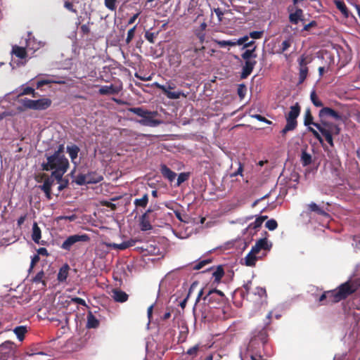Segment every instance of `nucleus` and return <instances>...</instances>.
<instances>
[{
	"mask_svg": "<svg viewBox=\"0 0 360 360\" xmlns=\"http://www.w3.org/2000/svg\"><path fill=\"white\" fill-rule=\"evenodd\" d=\"M46 162L42 163V169L52 171L51 176L54 177L57 181H60L69 168L68 160L65 157H58L54 155H47L46 154Z\"/></svg>",
	"mask_w": 360,
	"mask_h": 360,
	"instance_id": "f257e3e1",
	"label": "nucleus"
},
{
	"mask_svg": "<svg viewBox=\"0 0 360 360\" xmlns=\"http://www.w3.org/2000/svg\"><path fill=\"white\" fill-rule=\"evenodd\" d=\"M269 322L262 328H257L252 332V337L247 347V354L261 352L269 340L267 326Z\"/></svg>",
	"mask_w": 360,
	"mask_h": 360,
	"instance_id": "f03ea898",
	"label": "nucleus"
},
{
	"mask_svg": "<svg viewBox=\"0 0 360 360\" xmlns=\"http://www.w3.org/2000/svg\"><path fill=\"white\" fill-rule=\"evenodd\" d=\"M360 289V279H349L333 290V302L346 300Z\"/></svg>",
	"mask_w": 360,
	"mask_h": 360,
	"instance_id": "7ed1b4c3",
	"label": "nucleus"
},
{
	"mask_svg": "<svg viewBox=\"0 0 360 360\" xmlns=\"http://www.w3.org/2000/svg\"><path fill=\"white\" fill-rule=\"evenodd\" d=\"M128 110L142 118L139 123L143 126L156 127L162 122L161 120L155 119L158 115L157 111H149L141 107L130 108Z\"/></svg>",
	"mask_w": 360,
	"mask_h": 360,
	"instance_id": "20e7f679",
	"label": "nucleus"
},
{
	"mask_svg": "<svg viewBox=\"0 0 360 360\" xmlns=\"http://www.w3.org/2000/svg\"><path fill=\"white\" fill-rule=\"evenodd\" d=\"M257 46H254L251 49H246L242 54L241 58L245 60V65L243 66L240 74L241 79H246L252 72L255 65L257 64L256 53Z\"/></svg>",
	"mask_w": 360,
	"mask_h": 360,
	"instance_id": "39448f33",
	"label": "nucleus"
},
{
	"mask_svg": "<svg viewBox=\"0 0 360 360\" xmlns=\"http://www.w3.org/2000/svg\"><path fill=\"white\" fill-rule=\"evenodd\" d=\"M301 112V106L299 103H295L290 106V111L285 115L286 124L281 131L282 136H284L288 131L295 130L297 127V118Z\"/></svg>",
	"mask_w": 360,
	"mask_h": 360,
	"instance_id": "423d86ee",
	"label": "nucleus"
},
{
	"mask_svg": "<svg viewBox=\"0 0 360 360\" xmlns=\"http://www.w3.org/2000/svg\"><path fill=\"white\" fill-rule=\"evenodd\" d=\"M89 240L90 237L86 233L71 235L67 237L63 242L60 248L70 252L73 249L79 248V243H86Z\"/></svg>",
	"mask_w": 360,
	"mask_h": 360,
	"instance_id": "0eeeda50",
	"label": "nucleus"
},
{
	"mask_svg": "<svg viewBox=\"0 0 360 360\" xmlns=\"http://www.w3.org/2000/svg\"><path fill=\"white\" fill-rule=\"evenodd\" d=\"M226 296L223 292L217 289H212L208 291L203 297L207 300L210 308H220L226 302Z\"/></svg>",
	"mask_w": 360,
	"mask_h": 360,
	"instance_id": "6e6552de",
	"label": "nucleus"
},
{
	"mask_svg": "<svg viewBox=\"0 0 360 360\" xmlns=\"http://www.w3.org/2000/svg\"><path fill=\"white\" fill-rule=\"evenodd\" d=\"M21 103L23 107L27 109L44 110L51 105L52 101L48 98H43L38 100H31L25 98L21 100Z\"/></svg>",
	"mask_w": 360,
	"mask_h": 360,
	"instance_id": "1a4fd4ad",
	"label": "nucleus"
},
{
	"mask_svg": "<svg viewBox=\"0 0 360 360\" xmlns=\"http://www.w3.org/2000/svg\"><path fill=\"white\" fill-rule=\"evenodd\" d=\"M325 127L321 124H315V127L325 137L326 141L331 146H334L333 136L338 135L340 133V128L338 124H325Z\"/></svg>",
	"mask_w": 360,
	"mask_h": 360,
	"instance_id": "9d476101",
	"label": "nucleus"
},
{
	"mask_svg": "<svg viewBox=\"0 0 360 360\" xmlns=\"http://www.w3.org/2000/svg\"><path fill=\"white\" fill-rule=\"evenodd\" d=\"M205 47L189 49L186 51L187 57L190 60L189 63L194 67H200L205 58Z\"/></svg>",
	"mask_w": 360,
	"mask_h": 360,
	"instance_id": "9b49d317",
	"label": "nucleus"
},
{
	"mask_svg": "<svg viewBox=\"0 0 360 360\" xmlns=\"http://www.w3.org/2000/svg\"><path fill=\"white\" fill-rule=\"evenodd\" d=\"M319 117L320 120V124H321L323 127H325V124H335L333 122H328L326 120L328 117H333L336 120H340L342 119V117L339 112L328 107H323L319 110Z\"/></svg>",
	"mask_w": 360,
	"mask_h": 360,
	"instance_id": "f8f14e48",
	"label": "nucleus"
},
{
	"mask_svg": "<svg viewBox=\"0 0 360 360\" xmlns=\"http://www.w3.org/2000/svg\"><path fill=\"white\" fill-rule=\"evenodd\" d=\"M154 86L158 89L161 90L168 98L170 99H178L181 96H186L181 91H171L170 90L174 89L176 86L174 82H169L166 84H160L158 82L154 83Z\"/></svg>",
	"mask_w": 360,
	"mask_h": 360,
	"instance_id": "ddd939ff",
	"label": "nucleus"
},
{
	"mask_svg": "<svg viewBox=\"0 0 360 360\" xmlns=\"http://www.w3.org/2000/svg\"><path fill=\"white\" fill-rule=\"evenodd\" d=\"M304 124L305 126H309V125L312 124L314 127H315V124H320V122L317 123V122H314V117L311 115V110L309 108H308L305 110L304 118ZM308 129L309 131H311L312 133L314 136L320 142V143H321V144L323 143V138L321 137L320 134L316 130H315L314 128H312L311 127H309Z\"/></svg>",
	"mask_w": 360,
	"mask_h": 360,
	"instance_id": "4468645a",
	"label": "nucleus"
},
{
	"mask_svg": "<svg viewBox=\"0 0 360 360\" xmlns=\"http://www.w3.org/2000/svg\"><path fill=\"white\" fill-rule=\"evenodd\" d=\"M42 177H46L44 184L39 186V188L43 191L45 193V195L48 200H51L52 198L51 196V187L54 184V177H52L51 175L50 176H46V174H43Z\"/></svg>",
	"mask_w": 360,
	"mask_h": 360,
	"instance_id": "2eb2a0df",
	"label": "nucleus"
},
{
	"mask_svg": "<svg viewBox=\"0 0 360 360\" xmlns=\"http://www.w3.org/2000/svg\"><path fill=\"white\" fill-rule=\"evenodd\" d=\"M153 210L148 209L146 212L143 214L139 219L140 229L143 231H146L152 229V225L150 224L148 214L151 213Z\"/></svg>",
	"mask_w": 360,
	"mask_h": 360,
	"instance_id": "dca6fc26",
	"label": "nucleus"
},
{
	"mask_svg": "<svg viewBox=\"0 0 360 360\" xmlns=\"http://www.w3.org/2000/svg\"><path fill=\"white\" fill-rule=\"evenodd\" d=\"M307 212L311 214L312 212L316 213L318 215L323 217H328L329 214L324 210V209L319 205L311 202L307 205Z\"/></svg>",
	"mask_w": 360,
	"mask_h": 360,
	"instance_id": "f3484780",
	"label": "nucleus"
},
{
	"mask_svg": "<svg viewBox=\"0 0 360 360\" xmlns=\"http://www.w3.org/2000/svg\"><path fill=\"white\" fill-rule=\"evenodd\" d=\"M15 344L11 341H6L0 345V353L7 356H13L15 353Z\"/></svg>",
	"mask_w": 360,
	"mask_h": 360,
	"instance_id": "a211bd4d",
	"label": "nucleus"
},
{
	"mask_svg": "<svg viewBox=\"0 0 360 360\" xmlns=\"http://www.w3.org/2000/svg\"><path fill=\"white\" fill-rule=\"evenodd\" d=\"M111 297L115 302L120 303L125 302L129 298V295L119 288L112 289Z\"/></svg>",
	"mask_w": 360,
	"mask_h": 360,
	"instance_id": "6ab92c4d",
	"label": "nucleus"
},
{
	"mask_svg": "<svg viewBox=\"0 0 360 360\" xmlns=\"http://www.w3.org/2000/svg\"><path fill=\"white\" fill-rule=\"evenodd\" d=\"M271 248V244L269 245L266 238L258 240L255 245L252 247V252H259L261 250H269Z\"/></svg>",
	"mask_w": 360,
	"mask_h": 360,
	"instance_id": "aec40b11",
	"label": "nucleus"
},
{
	"mask_svg": "<svg viewBox=\"0 0 360 360\" xmlns=\"http://www.w3.org/2000/svg\"><path fill=\"white\" fill-rule=\"evenodd\" d=\"M136 240L130 239L129 240L124 241L123 243H122L120 244H117V243H108V244H107V246L109 248H113L115 250H124L129 247L134 246L136 244Z\"/></svg>",
	"mask_w": 360,
	"mask_h": 360,
	"instance_id": "412c9836",
	"label": "nucleus"
},
{
	"mask_svg": "<svg viewBox=\"0 0 360 360\" xmlns=\"http://www.w3.org/2000/svg\"><path fill=\"white\" fill-rule=\"evenodd\" d=\"M121 90L120 87L110 84V86H103L99 90L98 93L101 95H113L117 94Z\"/></svg>",
	"mask_w": 360,
	"mask_h": 360,
	"instance_id": "4be33fe9",
	"label": "nucleus"
},
{
	"mask_svg": "<svg viewBox=\"0 0 360 360\" xmlns=\"http://www.w3.org/2000/svg\"><path fill=\"white\" fill-rule=\"evenodd\" d=\"M160 169L165 179H168L171 182L175 179L176 174L171 170L166 165L162 164Z\"/></svg>",
	"mask_w": 360,
	"mask_h": 360,
	"instance_id": "5701e85b",
	"label": "nucleus"
},
{
	"mask_svg": "<svg viewBox=\"0 0 360 360\" xmlns=\"http://www.w3.org/2000/svg\"><path fill=\"white\" fill-rule=\"evenodd\" d=\"M333 290L325 291L319 297V301L322 303V304H333L335 302H333Z\"/></svg>",
	"mask_w": 360,
	"mask_h": 360,
	"instance_id": "b1692460",
	"label": "nucleus"
},
{
	"mask_svg": "<svg viewBox=\"0 0 360 360\" xmlns=\"http://www.w3.org/2000/svg\"><path fill=\"white\" fill-rule=\"evenodd\" d=\"M67 153L72 162L77 158L78 153L80 150L79 148L75 144L68 145L66 148Z\"/></svg>",
	"mask_w": 360,
	"mask_h": 360,
	"instance_id": "393cba45",
	"label": "nucleus"
},
{
	"mask_svg": "<svg viewBox=\"0 0 360 360\" xmlns=\"http://www.w3.org/2000/svg\"><path fill=\"white\" fill-rule=\"evenodd\" d=\"M303 11L301 8H297L294 13L289 15V20L292 24L297 25L300 20H302Z\"/></svg>",
	"mask_w": 360,
	"mask_h": 360,
	"instance_id": "a878e982",
	"label": "nucleus"
},
{
	"mask_svg": "<svg viewBox=\"0 0 360 360\" xmlns=\"http://www.w3.org/2000/svg\"><path fill=\"white\" fill-rule=\"evenodd\" d=\"M12 53L20 59H25L27 56V53L25 48L17 45L13 46Z\"/></svg>",
	"mask_w": 360,
	"mask_h": 360,
	"instance_id": "bb28decb",
	"label": "nucleus"
},
{
	"mask_svg": "<svg viewBox=\"0 0 360 360\" xmlns=\"http://www.w3.org/2000/svg\"><path fill=\"white\" fill-rule=\"evenodd\" d=\"M257 252H252V249H251L250 252L244 258L245 264L248 266H254L257 260Z\"/></svg>",
	"mask_w": 360,
	"mask_h": 360,
	"instance_id": "cd10ccee",
	"label": "nucleus"
},
{
	"mask_svg": "<svg viewBox=\"0 0 360 360\" xmlns=\"http://www.w3.org/2000/svg\"><path fill=\"white\" fill-rule=\"evenodd\" d=\"M41 229L39 227L37 223L34 222L33 226H32V239L34 243L39 244L40 243L39 240L41 239Z\"/></svg>",
	"mask_w": 360,
	"mask_h": 360,
	"instance_id": "c85d7f7f",
	"label": "nucleus"
},
{
	"mask_svg": "<svg viewBox=\"0 0 360 360\" xmlns=\"http://www.w3.org/2000/svg\"><path fill=\"white\" fill-rule=\"evenodd\" d=\"M334 4L345 18H348L349 16V10L343 1L334 0Z\"/></svg>",
	"mask_w": 360,
	"mask_h": 360,
	"instance_id": "c756f323",
	"label": "nucleus"
},
{
	"mask_svg": "<svg viewBox=\"0 0 360 360\" xmlns=\"http://www.w3.org/2000/svg\"><path fill=\"white\" fill-rule=\"evenodd\" d=\"M212 277L214 278V283H219L222 277L224 276V271L223 266L219 265L217 267L215 270L212 273Z\"/></svg>",
	"mask_w": 360,
	"mask_h": 360,
	"instance_id": "7c9ffc66",
	"label": "nucleus"
},
{
	"mask_svg": "<svg viewBox=\"0 0 360 360\" xmlns=\"http://www.w3.org/2000/svg\"><path fill=\"white\" fill-rule=\"evenodd\" d=\"M99 326L98 320L89 311L87 314L86 327L88 328H96Z\"/></svg>",
	"mask_w": 360,
	"mask_h": 360,
	"instance_id": "2f4dec72",
	"label": "nucleus"
},
{
	"mask_svg": "<svg viewBox=\"0 0 360 360\" xmlns=\"http://www.w3.org/2000/svg\"><path fill=\"white\" fill-rule=\"evenodd\" d=\"M69 269H70V267H69L68 264H67L63 265L59 269V271H58V280L60 282H63V281H66V279L68 278V276Z\"/></svg>",
	"mask_w": 360,
	"mask_h": 360,
	"instance_id": "473e14b6",
	"label": "nucleus"
},
{
	"mask_svg": "<svg viewBox=\"0 0 360 360\" xmlns=\"http://www.w3.org/2000/svg\"><path fill=\"white\" fill-rule=\"evenodd\" d=\"M169 63L171 65L179 67L181 63V56L179 53H175L169 56Z\"/></svg>",
	"mask_w": 360,
	"mask_h": 360,
	"instance_id": "72a5a7b5",
	"label": "nucleus"
},
{
	"mask_svg": "<svg viewBox=\"0 0 360 360\" xmlns=\"http://www.w3.org/2000/svg\"><path fill=\"white\" fill-rule=\"evenodd\" d=\"M27 332V327L25 326H17L13 329V333L16 335L20 341H22L25 338V335Z\"/></svg>",
	"mask_w": 360,
	"mask_h": 360,
	"instance_id": "f704fd0d",
	"label": "nucleus"
},
{
	"mask_svg": "<svg viewBox=\"0 0 360 360\" xmlns=\"http://www.w3.org/2000/svg\"><path fill=\"white\" fill-rule=\"evenodd\" d=\"M148 203V195L145 193L141 198H136L134 204L136 207H141L145 208Z\"/></svg>",
	"mask_w": 360,
	"mask_h": 360,
	"instance_id": "c9c22d12",
	"label": "nucleus"
},
{
	"mask_svg": "<svg viewBox=\"0 0 360 360\" xmlns=\"http://www.w3.org/2000/svg\"><path fill=\"white\" fill-rule=\"evenodd\" d=\"M75 181L77 185L82 186L84 184H89L90 182L94 181L88 179V176H86V174H80L77 176Z\"/></svg>",
	"mask_w": 360,
	"mask_h": 360,
	"instance_id": "e433bc0d",
	"label": "nucleus"
},
{
	"mask_svg": "<svg viewBox=\"0 0 360 360\" xmlns=\"http://www.w3.org/2000/svg\"><path fill=\"white\" fill-rule=\"evenodd\" d=\"M267 218V216L258 217L254 222L251 223L248 226V228L252 229H257L259 228L262 226V223L264 221V220H266Z\"/></svg>",
	"mask_w": 360,
	"mask_h": 360,
	"instance_id": "4c0bfd02",
	"label": "nucleus"
},
{
	"mask_svg": "<svg viewBox=\"0 0 360 360\" xmlns=\"http://www.w3.org/2000/svg\"><path fill=\"white\" fill-rule=\"evenodd\" d=\"M311 155L308 153L306 150L302 151L301 155V162L303 166H308L311 163Z\"/></svg>",
	"mask_w": 360,
	"mask_h": 360,
	"instance_id": "58836bf2",
	"label": "nucleus"
},
{
	"mask_svg": "<svg viewBox=\"0 0 360 360\" xmlns=\"http://www.w3.org/2000/svg\"><path fill=\"white\" fill-rule=\"evenodd\" d=\"M310 99L316 107H323V102L319 99V96H317L316 91L314 90L310 94Z\"/></svg>",
	"mask_w": 360,
	"mask_h": 360,
	"instance_id": "ea45409f",
	"label": "nucleus"
},
{
	"mask_svg": "<svg viewBox=\"0 0 360 360\" xmlns=\"http://www.w3.org/2000/svg\"><path fill=\"white\" fill-rule=\"evenodd\" d=\"M291 44H292V40L290 39H287L284 40L282 42L280 49L277 51V53H279V54L283 53L285 51H287L291 46Z\"/></svg>",
	"mask_w": 360,
	"mask_h": 360,
	"instance_id": "a19ab883",
	"label": "nucleus"
},
{
	"mask_svg": "<svg viewBox=\"0 0 360 360\" xmlns=\"http://www.w3.org/2000/svg\"><path fill=\"white\" fill-rule=\"evenodd\" d=\"M86 176H88V179L95 181L90 182V184H96L103 180V176L97 174L96 172H89L88 174H86Z\"/></svg>",
	"mask_w": 360,
	"mask_h": 360,
	"instance_id": "79ce46f5",
	"label": "nucleus"
},
{
	"mask_svg": "<svg viewBox=\"0 0 360 360\" xmlns=\"http://www.w3.org/2000/svg\"><path fill=\"white\" fill-rule=\"evenodd\" d=\"M308 75V68L303 66L300 68L299 72V84H302L304 82Z\"/></svg>",
	"mask_w": 360,
	"mask_h": 360,
	"instance_id": "37998d69",
	"label": "nucleus"
},
{
	"mask_svg": "<svg viewBox=\"0 0 360 360\" xmlns=\"http://www.w3.org/2000/svg\"><path fill=\"white\" fill-rule=\"evenodd\" d=\"M214 42L219 45V47L221 48H223V47H225L226 46H236V44H235V39L234 40H217L215 39L214 40Z\"/></svg>",
	"mask_w": 360,
	"mask_h": 360,
	"instance_id": "c03bdc74",
	"label": "nucleus"
},
{
	"mask_svg": "<svg viewBox=\"0 0 360 360\" xmlns=\"http://www.w3.org/2000/svg\"><path fill=\"white\" fill-rule=\"evenodd\" d=\"M118 0H104L105 6L111 11H115L117 8L116 4Z\"/></svg>",
	"mask_w": 360,
	"mask_h": 360,
	"instance_id": "a18cd8bd",
	"label": "nucleus"
},
{
	"mask_svg": "<svg viewBox=\"0 0 360 360\" xmlns=\"http://www.w3.org/2000/svg\"><path fill=\"white\" fill-rule=\"evenodd\" d=\"M200 348V345L197 344V345H194L193 347L189 348L187 350L186 354L193 357H195L198 355Z\"/></svg>",
	"mask_w": 360,
	"mask_h": 360,
	"instance_id": "49530a36",
	"label": "nucleus"
},
{
	"mask_svg": "<svg viewBox=\"0 0 360 360\" xmlns=\"http://www.w3.org/2000/svg\"><path fill=\"white\" fill-rule=\"evenodd\" d=\"M189 178V173L182 172L180 173L177 178L176 186H179L182 183L187 181Z\"/></svg>",
	"mask_w": 360,
	"mask_h": 360,
	"instance_id": "de8ad7c7",
	"label": "nucleus"
},
{
	"mask_svg": "<svg viewBox=\"0 0 360 360\" xmlns=\"http://www.w3.org/2000/svg\"><path fill=\"white\" fill-rule=\"evenodd\" d=\"M158 32H150V31H146L145 32V38L151 44H154L155 43V39L156 38V37L158 36Z\"/></svg>",
	"mask_w": 360,
	"mask_h": 360,
	"instance_id": "09e8293b",
	"label": "nucleus"
},
{
	"mask_svg": "<svg viewBox=\"0 0 360 360\" xmlns=\"http://www.w3.org/2000/svg\"><path fill=\"white\" fill-rule=\"evenodd\" d=\"M265 226L269 231H274L278 227V223L275 219H271L266 222Z\"/></svg>",
	"mask_w": 360,
	"mask_h": 360,
	"instance_id": "8fccbe9b",
	"label": "nucleus"
},
{
	"mask_svg": "<svg viewBox=\"0 0 360 360\" xmlns=\"http://www.w3.org/2000/svg\"><path fill=\"white\" fill-rule=\"evenodd\" d=\"M211 262H212L211 259H203L202 261H200L199 262H198L196 264H195L193 266V270H200L202 267H204L205 265L211 263Z\"/></svg>",
	"mask_w": 360,
	"mask_h": 360,
	"instance_id": "3c124183",
	"label": "nucleus"
},
{
	"mask_svg": "<svg viewBox=\"0 0 360 360\" xmlns=\"http://www.w3.org/2000/svg\"><path fill=\"white\" fill-rule=\"evenodd\" d=\"M93 25V22L90 20L88 21L86 24L82 25L80 27V31L83 34L87 35L90 33V27L89 26Z\"/></svg>",
	"mask_w": 360,
	"mask_h": 360,
	"instance_id": "603ef678",
	"label": "nucleus"
},
{
	"mask_svg": "<svg viewBox=\"0 0 360 360\" xmlns=\"http://www.w3.org/2000/svg\"><path fill=\"white\" fill-rule=\"evenodd\" d=\"M136 26H134L132 28L128 30L127 36L126 38V44H129L134 37Z\"/></svg>",
	"mask_w": 360,
	"mask_h": 360,
	"instance_id": "864d4df0",
	"label": "nucleus"
},
{
	"mask_svg": "<svg viewBox=\"0 0 360 360\" xmlns=\"http://www.w3.org/2000/svg\"><path fill=\"white\" fill-rule=\"evenodd\" d=\"M44 276V273L43 271H41L39 272H38L37 274V275L34 277L33 278V281L35 282V283H40V282H42L43 284L45 285L46 283L45 282L43 281V278Z\"/></svg>",
	"mask_w": 360,
	"mask_h": 360,
	"instance_id": "5fc2aeb1",
	"label": "nucleus"
},
{
	"mask_svg": "<svg viewBox=\"0 0 360 360\" xmlns=\"http://www.w3.org/2000/svg\"><path fill=\"white\" fill-rule=\"evenodd\" d=\"M264 31H252L249 34L250 37L254 39H261L263 37Z\"/></svg>",
	"mask_w": 360,
	"mask_h": 360,
	"instance_id": "6e6d98bb",
	"label": "nucleus"
},
{
	"mask_svg": "<svg viewBox=\"0 0 360 360\" xmlns=\"http://www.w3.org/2000/svg\"><path fill=\"white\" fill-rule=\"evenodd\" d=\"M252 117L260 121V122H265L268 124H272V122L267 120L266 117L262 116L261 115H259V114H255V115H251Z\"/></svg>",
	"mask_w": 360,
	"mask_h": 360,
	"instance_id": "4d7b16f0",
	"label": "nucleus"
},
{
	"mask_svg": "<svg viewBox=\"0 0 360 360\" xmlns=\"http://www.w3.org/2000/svg\"><path fill=\"white\" fill-rule=\"evenodd\" d=\"M249 37L250 36L249 35H245L238 39H235V44H236V46H240V45H243L248 42V39H249Z\"/></svg>",
	"mask_w": 360,
	"mask_h": 360,
	"instance_id": "13d9d810",
	"label": "nucleus"
},
{
	"mask_svg": "<svg viewBox=\"0 0 360 360\" xmlns=\"http://www.w3.org/2000/svg\"><path fill=\"white\" fill-rule=\"evenodd\" d=\"M248 354L250 356L251 360H266L262 357V352L250 353Z\"/></svg>",
	"mask_w": 360,
	"mask_h": 360,
	"instance_id": "bf43d9fd",
	"label": "nucleus"
},
{
	"mask_svg": "<svg viewBox=\"0 0 360 360\" xmlns=\"http://www.w3.org/2000/svg\"><path fill=\"white\" fill-rule=\"evenodd\" d=\"M246 91V87L244 84H240L238 87V94L240 98H243L245 96Z\"/></svg>",
	"mask_w": 360,
	"mask_h": 360,
	"instance_id": "052dcab7",
	"label": "nucleus"
},
{
	"mask_svg": "<svg viewBox=\"0 0 360 360\" xmlns=\"http://www.w3.org/2000/svg\"><path fill=\"white\" fill-rule=\"evenodd\" d=\"M64 152V146L60 144L58 149L53 153V155L58 156V157H65L63 153Z\"/></svg>",
	"mask_w": 360,
	"mask_h": 360,
	"instance_id": "680f3d73",
	"label": "nucleus"
},
{
	"mask_svg": "<svg viewBox=\"0 0 360 360\" xmlns=\"http://www.w3.org/2000/svg\"><path fill=\"white\" fill-rule=\"evenodd\" d=\"M201 321L202 322H209L211 319L210 316L206 313V307H205L204 311H201Z\"/></svg>",
	"mask_w": 360,
	"mask_h": 360,
	"instance_id": "e2e57ef3",
	"label": "nucleus"
},
{
	"mask_svg": "<svg viewBox=\"0 0 360 360\" xmlns=\"http://www.w3.org/2000/svg\"><path fill=\"white\" fill-rule=\"evenodd\" d=\"M58 183H60L58 189L59 191H63L68 186V179H61L60 181H57Z\"/></svg>",
	"mask_w": 360,
	"mask_h": 360,
	"instance_id": "0e129e2a",
	"label": "nucleus"
},
{
	"mask_svg": "<svg viewBox=\"0 0 360 360\" xmlns=\"http://www.w3.org/2000/svg\"><path fill=\"white\" fill-rule=\"evenodd\" d=\"M64 6L70 11L77 13V10L75 8H74V5L72 2L68 1H65Z\"/></svg>",
	"mask_w": 360,
	"mask_h": 360,
	"instance_id": "69168bd1",
	"label": "nucleus"
},
{
	"mask_svg": "<svg viewBox=\"0 0 360 360\" xmlns=\"http://www.w3.org/2000/svg\"><path fill=\"white\" fill-rule=\"evenodd\" d=\"M257 294L259 297H266V291L265 288L258 287L256 288V291L255 292Z\"/></svg>",
	"mask_w": 360,
	"mask_h": 360,
	"instance_id": "338daca9",
	"label": "nucleus"
},
{
	"mask_svg": "<svg viewBox=\"0 0 360 360\" xmlns=\"http://www.w3.org/2000/svg\"><path fill=\"white\" fill-rule=\"evenodd\" d=\"M316 25H317V22L315 20H312L309 23H308L304 26L303 30L309 31L311 27H316Z\"/></svg>",
	"mask_w": 360,
	"mask_h": 360,
	"instance_id": "774afa93",
	"label": "nucleus"
}]
</instances>
